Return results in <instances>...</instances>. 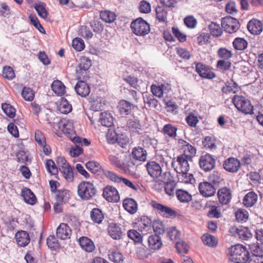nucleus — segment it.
Here are the masks:
<instances>
[{"instance_id": "1", "label": "nucleus", "mask_w": 263, "mask_h": 263, "mask_svg": "<svg viewBox=\"0 0 263 263\" xmlns=\"http://www.w3.org/2000/svg\"><path fill=\"white\" fill-rule=\"evenodd\" d=\"M229 252V260L234 263H247L249 259V251L241 245L232 246Z\"/></svg>"}, {"instance_id": "2", "label": "nucleus", "mask_w": 263, "mask_h": 263, "mask_svg": "<svg viewBox=\"0 0 263 263\" xmlns=\"http://www.w3.org/2000/svg\"><path fill=\"white\" fill-rule=\"evenodd\" d=\"M97 189L93 183L89 181H82L78 186V196L83 200L92 199L97 195Z\"/></svg>"}, {"instance_id": "3", "label": "nucleus", "mask_w": 263, "mask_h": 263, "mask_svg": "<svg viewBox=\"0 0 263 263\" xmlns=\"http://www.w3.org/2000/svg\"><path fill=\"white\" fill-rule=\"evenodd\" d=\"M236 108L245 114H253V106L249 100L242 96L235 95L232 100Z\"/></svg>"}, {"instance_id": "4", "label": "nucleus", "mask_w": 263, "mask_h": 263, "mask_svg": "<svg viewBox=\"0 0 263 263\" xmlns=\"http://www.w3.org/2000/svg\"><path fill=\"white\" fill-rule=\"evenodd\" d=\"M133 33L138 36H143L150 32V25L142 17H139L133 21L130 24Z\"/></svg>"}, {"instance_id": "5", "label": "nucleus", "mask_w": 263, "mask_h": 263, "mask_svg": "<svg viewBox=\"0 0 263 263\" xmlns=\"http://www.w3.org/2000/svg\"><path fill=\"white\" fill-rule=\"evenodd\" d=\"M229 232L232 235L241 240H248L253 236V234L249 228L242 226L231 227Z\"/></svg>"}, {"instance_id": "6", "label": "nucleus", "mask_w": 263, "mask_h": 263, "mask_svg": "<svg viewBox=\"0 0 263 263\" xmlns=\"http://www.w3.org/2000/svg\"><path fill=\"white\" fill-rule=\"evenodd\" d=\"M151 205L157 212L164 217L170 218L175 217L176 216V212L175 210L159 203L157 201L152 200Z\"/></svg>"}, {"instance_id": "7", "label": "nucleus", "mask_w": 263, "mask_h": 263, "mask_svg": "<svg viewBox=\"0 0 263 263\" xmlns=\"http://www.w3.org/2000/svg\"><path fill=\"white\" fill-rule=\"evenodd\" d=\"M221 26L225 31L232 33L236 32L240 27V24L237 19L228 16L222 18Z\"/></svg>"}, {"instance_id": "8", "label": "nucleus", "mask_w": 263, "mask_h": 263, "mask_svg": "<svg viewBox=\"0 0 263 263\" xmlns=\"http://www.w3.org/2000/svg\"><path fill=\"white\" fill-rule=\"evenodd\" d=\"M199 164L202 170L205 172H209L214 168L215 160L212 155L206 154L200 156Z\"/></svg>"}, {"instance_id": "9", "label": "nucleus", "mask_w": 263, "mask_h": 263, "mask_svg": "<svg viewBox=\"0 0 263 263\" xmlns=\"http://www.w3.org/2000/svg\"><path fill=\"white\" fill-rule=\"evenodd\" d=\"M103 197L108 202H118L120 195L117 190L112 186L107 185L103 189Z\"/></svg>"}, {"instance_id": "10", "label": "nucleus", "mask_w": 263, "mask_h": 263, "mask_svg": "<svg viewBox=\"0 0 263 263\" xmlns=\"http://www.w3.org/2000/svg\"><path fill=\"white\" fill-rule=\"evenodd\" d=\"M240 162L237 158L230 157L224 160L223 163V168L227 172L236 173L240 167Z\"/></svg>"}, {"instance_id": "11", "label": "nucleus", "mask_w": 263, "mask_h": 263, "mask_svg": "<svg viewBox=\"0 0 263 263\" xmlns=\"http://www.w3.org/2000/svg\"><path fill=\"white\" fill-rule=\"evenodd\" d=\"M196 70L199 75L203 78L212 79L216 77L215 73L212 71L209 66L200 62L196 64Z\"/></svg>"}, {"instance_id": "12", "label": "nucleus", "mask_w": 263, "mask_h": 263, "mask_svg": "<svg viewBox=\"0 0 263 263\" xmlns=\"http://www.w3.org/2000/svg\"><path fill=\"white\" fill-rule=\"evenodd\" d=\"M107 231L109 235L115 240H120L125 235V233L122 230L120 225L116 223H109Z\"/></svg>"}, {"instance_id": "13", "label": "nucleus", "mask_w": 263, "mask_h": 263, "mask_svg": "<svg viewBox=\"0 0 263 263\" xmlns=\"http://www.w3.org/2000/svg\"><path fill=\"white\" fill-rule=\"evenodd\" d=\"M191 156H187L186 155H181L178 156L176 158V161H173L176 163V166H177L178 172H189L190 170V166L188 161L191 160Z\"/></svg>"}, {"instance_id": "14", "label": "nucleus", "mask_w": 263, "mask_h": 263, "mask_svg": "<svg viewBox=\"0 0 263 263\" xmlns=\"http://www.w3.org/2000/svg\"><path fill=\"white\" fill-rule=\"evenodd\" d=\"M200 193L205 197L213 196L216 191L217 187L208 182L205 181L199 184L198 187Z\"/></svg>"}, {"instance_id": "15", "label": "nucleus", "mask_w": 263, "mask_h": 263, "mask_svg": "<svg viewBox=\"0 0 263 263\" xmlns=\"http://www.w3.org/2000/svg\"><path fill=\"white\" fill-rule=\"evenodd\" d=\"M172 166L173 167H174V170L176 171V172L177 173V178L178 179V181L185 183H191L193 184L195 180L193 177V175L189 173L188 172H184L183 171V172H178V170H177V166L175 167L176 166V163L175 162H172Z\"/></svg>"}, {"instance_id": "16", "label": "nucleus", "mask_w": 263, "mask_h": 263, "mask_svg": "<svg viewBox=\"0 0 263 263\" xmlns=\"http://www.w3.org/2000/svg\"><path fill=\"white\" fill-rule=\"evenodd\" d=\"M148 174L153 178H158L162 174V168L159 164L155 161H150L146 164Z\"/></svg>"}, {"instance_id": "17", "label": "nucleus", "mask_w": 263, "mask_h": 263, "mask_svg": "<svg viewBox=\"0 0 263 263\" xmlns=\"http://www.w3.org/2000/svg\"><path fill=\"white\" fill-rule=\"evenodd\" d=\"M56 235L58 238L62 240L69 239L71 235V228L67 224L62 223L57 229Z\"/></svg>"}, {"instance_id": "18", "label": "nucleus", "mask_w": 263, "mask_h": 263, "mask_svg": "<svg viewBox=\"0 0 263 263\" xmlns=\"http://www.w3.org/2000/svg\"><path fill=\"white\" fill-rule=\"evenodd\" d=\"M249 31L252 34L258 35L262 31L263 26L261 21L253 18L250 20L247 24Z\"/></svg>"}, {"instance_id": "19", "label": "nucleus", "mask_w": 263, "mask_h": 263, "mask_svg": "<svg viewBox=\"0 0 263 263\" xmlns=\"http://www.w3.org/2000/svg\"><path fill=\"white\" fill-rule=\"evenodd\" d=\"M217 196L220 203L227 204L231 199L232 192L230 189L223 187L218 191Z\"/></svg>"}, {"instance_id": "20", "label": "nucleus", "mask_w": 263, "mask_h": 263, "mask_svg": "<svg viewBox=\"0 0 263 263\" xmlns=\"http://www.w3.org/2000/svg\"><path fill=\"white\" fill-rule=\"evenodd\" d=\"M74 89L77 93L82 97H87L90 93L89 85L83 80L79 81L76 84Z\"/></svg>"}, {"instance_id": "21", "label": "nucleus", "mask_w": 263, "mask_h": 263, "mask_svg": "<svg viewBox=\"0 0 263 263\" xmlns=\"http://www.w3.org/2000/svg\"><path fill=\"white\" fill-rule=\"evenodd\" d=\"M79 243L81 248L87 252L90 253L95 250L94 242L87 237H81L79 239Z\"/></svg>"}, {"instance_id": "22", "label": "nucleus", "mask_w": 263, "mask_h": 263, "mask_svg": "<svg viewBox=\"0 0 263 263\" xmlns=\"http://www.w3.org/2000/svg\"><path fill=\"white\" fill-rule=\"evenodd\" d=\"M15 237L18 246L20 247H26L30 241L29 234L25 231H18L15 234Z\"/></svg>"}, {"instance_id": "23", "label": "nucleus", "mask_w": 263, "mask_h": 263, "mask_svg": "<svg viewBox=\"0 0 263 263\" xmlns=\"http://www.w3.org/2000/svg\"><path fill=\"white\" fill-rule=\"evenodd\" d=\"M21 196L23 197L24 200L28 204L33 205L37 201L35 195L28 188L24 187L22 190Z\"/></svg>"}, {"instance_id": "24", "label": "nucleus", "mask_w": 263, "mask_h": 263, "mask_svg": "<svg viewBox=\"0 0 263 263\" xmlns=\"http://www.w3.org/2000/svg\"><path fill=\"white\" fill-rule=\"evenodd\" d=\"M127 126L131 132L138 134L139 133L140 130H142V127L140 120L135 117L128 120Z\"/></svg>"}, {"instance_id": "25", "label": "nucleus", "mask_w": 263, "mask_h": 263, "mask_svg": "<svg viewBox=\"0 0 263 263\" xmlns=\"http://www.w3.org/2000/svg\"><path fill=\"white\" fill-rule=\"evenodd\" d=\"M124 209L131 214L136 213L138 209L137 202L133 198H126L123 201Z\"/></svg>"}, {"instance_id": "26", "label": "nucleus", "mask_w": 263, "mask_h": 263, "mask_svg": "<svg viewBox=\"0 0 263 263\" xmlns=\"http://www.w3.org/2000/svg\"><path fill=\"white\" fill-rule=\"evenodd\" d=\"M114 118L109 112L105 111L100 115L99 122L102 125L108 127H111L114 124Z\"/></svg>"}, {"instance_id": "27", "label": "nucleus", "mask_w": 263, "mask_h": 263, "mask_svg": "<svg viewBox=\"0 0 263 263\" xmlns=\"http://www.w3.org/2000/svg\"><path fill=\"white\" fill-rule=\"evenodd\" d=\"M132 155L134 159L140 161H145L147 158L146 151L140 146L133 149Z\"/></svg>"}, {"instance_id": "28", "label": "nucleus", "mask_w": 263, "mask_h": 263, "mask_svg": "<svg viewBox=\"0 0 263 263\" xmlns=\"http://www.w3.org/2000/svg\"><path fill=\"white\" fill-rule=\"evenodd\" d=\"M149 247L153 250H159L162 246V242L160 236L157 235H152L148 238Z\"/></svg>"}, {"instance_id": "29", "label": "nucleus", "mask_w": 263, "mask_h": 263, "mask_svg": "<svg viewBox=\"0 0 263 263\" xmlns=\"http://www.w3.org/2000/svg\"><path fill=\"white\" fill-rule=\"evenodd\" d=\"M257 199V195L255 192H250L245 196L243 203L246 207H252L256 203Z\"/></svg>"}, {"instance_id": "30", "label": "nucleus", "mask_w": 263, "mask_h": 263, "mask_svg": "<svg viewBox=\"0 0 263 263\" xmlns=\"http://www.w3.org/2000/svg\"><path fill=\"white\" fill-rule=\"evenodd\" d=\"M85 165L88 171L96 175H100L104 171L101 165L96 161H88Z\"/></svg>"}, {"instance_id": "31", "label": "nucleus", "mask_w": 263, "mask_h": 263, "mask_svg": "<svg viewBox=\"0 0 263 263\" xmlns=\"http://www.w3.org/2000/svg\"><path fill=\"white\" fill-rule=\"evenodd\" d=\"M90 216L92 221L97 223H101L104 216L102 211L98 208H93L90 212Z\"/></svg>"}, {"instance_id": "32", "label": "nucleus", "mask_w": 263, "mask_h": 263, "mask_svg": "<svg viewBox=\"0 0 263 263\" xmlns=\"http://www.w3.org/2000/svg\"><path fill=\"white\" fill-rule=\"evenodd\" d=\"M58 110L62 114H67L72 110V106L64 98L61 99L58 106Z\"/></svg>"}, {"instance_id": "33", "label": "nucleus", "mask_w": 263, "mask_h": 263, "mask_svg": "<svg viewBox=\"0 0 263 263\" xmlns=\"http://www.w3.org/2000/svg\"><path fill=\"white\" fill-rule=\"evenodd\" d=\"M152 227L155 232V235L160 236L163 234L166 230L165 226L159 219H155L152 223Z\"/></svg>"}, {"instance_id": "34", "label": "nucleus", "mask_w": 263, "mask_h": 263, "mask_svg": "<svg viewBox=\"0 0 263 263\" xmlns=\"http://www.w3.org/2000/svg\"><path fill=\"white\" fill-rule=\"evenodd\" d=\"M237 84L233 80H231L230 81H227L226 83V86H223L221 91L224 93H236L238 90Z\"/></svg>"}, {"instance_id": "35", "label": "nucleus", "mask_w": 263, "mask_h": 263, "mask_svg": "<svg viewBox=\"0 0 263 263\" xmlns=\"http://www.w3.org/2000/svg\"><path fill=\"white\" fill-rule=\"evenodd\" d=\"M115 13L109 10L102 11L100 12V18L106 23H113L116 20Z\"/></svg>"}, {"instance_id": "36", "label": "nucleus", "mask_w": 263, "mask_h": 263, "mask_svg": "<svg viewBox=\"0 0 263 263\" xmlns=\"http://www.w3.org/2000/svg\"><path fill=\"white\" fill-rule=\"evenodd\" d=\"M69 198V191L67 190H58L55 196L56 201L64 204L68 201Z\"/></svg>"}, {"instance_id": "37", "label": "nucleus", "mask_w": 263, "mask_h": 263, "mask_svg": "<svg viewBox=\"0 0 263 263\" xmlns=\"http://www.w3.org/2000/svg\"><path fill=\"white\" fill-rule=\"evenodd\" d=\"M201 239L203 243L209 247H215L217 245L218 242L215 237L209 233L204 234Z\"/></svg>"}, {"instance_id": "38", "label": "nucleus", "mask_w": 263, "mask_h": 263, "mask_svg": "<svg viewBox=\"0 0 263 263\" xmlns=\"http://www.w3.org/2000/svg\"><path fill=\"white\" fill-rule=\"evenodd\" d=\"M139 230L143 231L149 230L152 225V221L147 216H143L141 218V221L139 222Z\"/></svg>"}, {"instance_id": "39", "label": "nucleus", "mask_w": 263, "mask_h": 263, "mask_svg": "<svg viewBox=\"0 0 263 263\" xmlns=\"http://www.w3.org/2000/svg\"><path fill=\"white\" fill-rule=\"evenodd\" d=\"M51 88L52 90L58 95L62 96L65 93V86L59 80L54 81L51 84Z\"/></svg>"}, {"instance_id": "40", "label": "nucleus", "mask_w": 263, "mask_h": 263, "mask_svg": "<svg viewBox=\"0 0 263 263\" xmlns=\"http://www.w3.org/2000/svg\"><path fill=\"white\" fill-rule=\"evenodd\" d=\"M176 195L178 199L181 202H188L192 199L191 194L187 192L182 190H177Z\"/></svg>"}, {"instance_id": "41", "label": "nucleus", "mask_w": 263, "mask_h": 263, "mask_svg": "<svg viewBox=\"0 0 263 263\" xmlns=\"http://www.w3.org/2000/svg\"><path fill=\"white\" fill-rule=\"evenodd\" d=\"M247 41L243 38L236 37L233 42L234 48L237 50H244L248 47Z\"/></svg>"}, {"instance_id": "42", "label": "nucleus", "mask_w": 263, "mask_h": 263, "mask_svg": "<svg viewBox=\"0 0 263 263\" xmlns=\"http://www.w3.org/2000/svg\"><path fill=\"white\" fill-rule=\"evenodd\" d=\"M177 128L171 124H167L165 125L163 128L162 132L165 135H167L170 137L175 138L177 136Z\"/></svg>"}, {"instance_id": "43", "label": "nucleus", "mask_w": 263, "mask_h": 263, "mask_svg": "<svg viewBox=\"0 0 263 263\" xmlns=\"http://www.w3.org/2000/svg\"><path fill=\"white\" fill-rule=\"evenodd\" d=\"M164 191L165 193L169 196H174L176 183L174 180H168L164 183Z\"/></svg>"}, {"instance_id": "44", "label": "nucleus", "mask_w": 263, "mask_h": 263, "mask_svg": "<svg viewBox=\"0 0 263 263\" xmlns=\"http://www.w3.org/2000/svg\"><path fill=\"white\" fill-rule=\"evenodd\" d=\"M157 18L160 22H167V12L162 6H158L156 8Z\"/></svg>"}, {"instance_id": "45", "label": "nucleus", "mask_w": 263, "mask_h": 263, "mask_svg": "<svg viewBox=\"0 0 263 263\" xmlns=\"http://www.w3.org/2000/svg\"><path fill=\"white\" fill-rule=\"evenodd\" d=\"M249 249L252 253L251 256L263 257V247L258 244L253 243L249 245Z\"/></svg>"}, {"instance_id": "46", "label": "nucleus", "mask_w": 263, "mask_h": 263, "mask_svg": "<svg viewBox=\"0 0 263 263\" xmlns=\"http://www.w3.org/2000/svg\"><path fill=\"white\" fill-rule=\"evenodd\" d=\"M2 108L6 115L10 118H13L15 116L16 110L15 108L8 103L2 104Z\"/></svg>"}, {"instance_id": "47", "label": "nucleus", "mask_w": 263, "mask_h": 263, "mask_svg": "<svg viewBox=\"0 0 263 263\" xmlns=\"http://www.w3.org/2000/svg\"><path fill=\"white\" fill-rule=\"evenodd\" d=\"M120 110L126 115H129L132 109L135 107V106L126 100H122L120 103Z\"/></svg>"}, {"instance_id": "48", "label": "nucleus", "mask_w": 263, "mask_h": 263, "mask_svg": "<svg viewBox=\"0 0 263 263\" xmlns=\"http://www.w3.org/2000/svg\"><path fill=\"white\" fill-rule=\"evenodd\" d=\"M46 243L48 248L52 250H56L60 248L58 240L54 235L49 236L47 238Z\"/></svg>"}, {"instance_id": "49", "label": "nucleus", "mask_w": 263, "mask_h": 263, "mask_svg": "<svg viewBox=\"0 0 263 263\" xmlns=\"http://www.w3.org/2000/svg\"><path fill=\"white\" fill-rule=\"evenodd\" d=\"M127 236L136 243H140L142 241V236L135 230H129L127 232Z\"/></svg>"}, {"instance_id": "50", "label": "nucleus", "mask_w": 263, "mask_h": 263, "mask_svg": "<svg viewBox=\"0 0 263 263\" xmlns=\"http://www.w3.org/2000/svg\"><path fill=\"white\" fill-rule=\"evenodd\" d=\"M89 69H85V68H80L78 67L76 69V77L79 81L83 80L86 81L88 78Z\"/></svg>"}, {"instance_id": "51", "label": "nucleus", "mask_w": 263, "mask_h": 263, "mask_svg": "<svg viewBox=\"0 0 263 263\" xmlns=\"http://www.w3.org/2000/svg\"><path fill=\"white\" fill-rule=\"evenodd\" d=\"M209 29L210 31L211 34L213 36H219L221 35L222 32V29L219 25L213 22H212L211 24L209 25Z\"/></svg>"}, {"instance_id": "52", "label": "nucleus", "mask_w": 263, "mask_h": 263, "mask_svg": "<svg viewBox=\"0 0 263 263\" xmlns=\"http://www.w3.org/2000/svg\"><path fill=\"white\" fill-rule=\"evenodd\" d=\"M62 130L65 134H66L67 137L72 141V137H76L77 135L75 132H73L72 128H71V125L68 122L64 123L62 124Z\"/></svg>"}, {"instance_id": "53", "label": "nucleus", "mask_w": 263, "mask_h": 263, "mask_svg": "<svg viewBox=\"0 0 263 263\" xmlns=\"http://www.w3.org/2000/svg\"><path fill=\"white\" fill-rule=\"evenodd\" d=\"M209 182L212 185H214L216 187H217L220 182L223 180L220 175L217 173H214L208 177Z\"/></svg>"}, {"instance_id": "54", "label": "nucleus", "mask_w": 263, "mask_h": 263, "mask_svg": "<svg viewBox=\"0 0 263 263\" xmlns=\"http://www.w3.org/2000/svg\"><path fill=\"white\" fill-rule=\"evenodd\" d=\"M108 257L110 260L116 263H120L123 260V255L118 251L110 252Z\"/></svg>"}, {"instance_id": "55", "label": "nucleus", "mask_w": 263, "mask_h": 263, "mask_svg": "<svg viewBox=\"0 0 263 263\" xmlns=\"http://www.w3.org/2000/svg\"><path fill=\"white\" fill-rule=\"evenodd\" d=\"M144 102L147 104L149 107L156 108L158 105V101L155 99L154 96L146 95L143 97Z\"/></svg>"}, {"instance_id": "56", "label": "nucleus", "mask_w": 263, "mask_h": 263, "mask_svg": "<svg viewBox=\"0 0 263 263\" xmlns=\"http://www.w3.org/2000/svg\"><path fill=\"white\" fill-rule=\"evenodd\" d=\"M177 251L179 254H186L189 250V245L184 241H179L175 245Z\"/></svg>"}, {"instance_id": "57", "label": "nucleus", "mask_w": 263, "mask_h": 263, "mask_svg": "<svg viewBox=\"0 0 263 263\" xmlns=\"http://www.w3.org/2000/svg\"><path fill=\"white\" fill-rule=\"evenodd\" d=\"M73 170L70 166L65 168L62 167L60 171L63 174L65 178L68 181H72L73 179Z\"/></svg>"}, {"instance_id": "58", "label": "nucleus", "mask_w": 263, "mask_h": 263, "mask_svg": "<svg viewBox=\"0 0 263 263\" xmlns=\"http://www.w3.org/2000/svg\"><path fill=\"white\" fill-rule=\"evenodd\" d=\"M124 80L134 88L137 90L140 89V86L138 84L139 80L137 78L129 75L124 78Z\"/></svg>"}, {"instance_id": "59", "label": "nucleus", "mask_w": 263, "mask_h": 263, "mask_svg": "<svg viewBox=\"0 0 263 263\" xmlns=\"http://www.w3.org/2000/svg\"><path fill=\"white\" fill-rule=\"evenodd\" d=\"M29 18L31 23L42 33H45V30L40 24L37 17L35 15H30Z\"/></svg>"}, {"instance_id": "60", "label": "nucleus", "mask_w": 263, "mask_h": 263, "mask_svg": "<svg viewBox=\"0 0 263 263\" xmlns=\"http://www.w3.org/2000/svg\"><path fill=\"white\" fill-rule=\"evenodd\" d=\"M217 55L224 60H227L232 57L233 53L226 48H220L217 51Z\"/></svg>"}, {"instance_id": "61", "label": "nucleus", "mask_w": 263, "mask_h": 263, "mask_svg": "<svg viewBox=\"0 0 263 263\" xmlns=\"http://www.w3.org/2000/svg\"><path fill=\"white\" fill-rule=\"evenodd\" d=\"M235 217L238 222H245L248 219V212L244 209H239L235 213Z\"/></svg>"}, {"instance_id": "62", "label": "nucleus", "mask_w": 263, "mask_h": 263, "mask_svg": "<svg viewBox=\"0 0 263 263\" xmlns=\"http://www.w3.org/2000/svg\"><path fill=\"white\" fill-rule=\"evenodd\" d=\"M202 142L204 146L206 148L213 149L216 148V146L215 145V139L212 137H205Z\"/></svg>"}, {"instance_id": "63", "label": "nucleus", "mask_w": 263, "mask_h": 263, "mask_svg": "<svg viewBox=\"0 0 263 263\" xmlns=\"http://www.w3.org/2000/svg\"><path fill=\"white\" fill-rule=\"evenodd\" d=\"M22 96L23 98L28 101H32L34 97V94L32 89L29 87H25L22 91Z\"/></svg>"}, {"instance_id": "64", "label": "nucleus", "mask_w": 263, "mask_h": 263, "mask_svg": "<svg viewBox=\"0 0 263 263\" xmlns=\"http://www.w3.org/2000/svg\"><path fill=\"white\" fill-rule=\"evenodd\" d=\"M167 236L171 240H176L180 236V232L175 227H171L166 229Z\"/></svg>"}]
</instances>
